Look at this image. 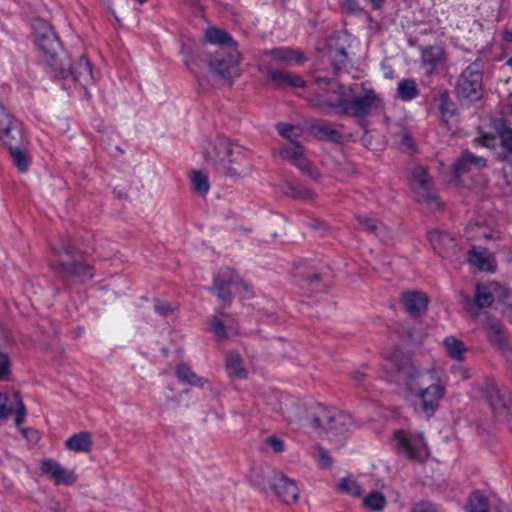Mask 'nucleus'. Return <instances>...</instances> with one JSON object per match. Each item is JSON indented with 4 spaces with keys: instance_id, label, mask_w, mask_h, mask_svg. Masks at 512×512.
<instances>
[{
    "instance_id": "9",
    "label": "nucleus",
    "mask_w": 512,
    "mask_h": 512,
    "mask_svg": "<svg viewBox=\"0 0 512 512\" xmlns=\"http://www.w3.org/2000/svg\"><path fill=\"white\" fill-rule=\"evenodd\" d=\"M411 185L420 203L433 211L441 208V201L422 166H417L412 170Z\"/></svg>"
},
{
    "instance_id": "10",
    "label": "nucleus",
    "mask_w": 512,
    "mask_h": 512,
    "mask_svg": "<svg viewBox=\"0 0 512 512\" xmlns=\"http://www.w3.org/2000/svg\"><path fill=\"white\" fill-rule=\"evenodd\" d=\"M394 441L399 453L411 460L422 461L428 454L422 434H412L405 430L394 433Z\"/></svg>"
},
{
    "instance_id": "43",
    "label": "nucleus",
    "mask_w": 512,
    "mask_h": 512,
    "mask_svg": "<svg viewBox=\"0 0 512 512\" xmlns=\"http://www.w3.org/2000/svg\"><path fill=\"white\" fill-rule=\"evenodd\" d=\"M317 132L323 137H327L331 140H338L340 138V133L329 123L319 124L317 127Z\"/></svg>"
},
{
    "instance_id": "46",
    "label": "nucleus",
    "mask_w": 512,
    "mask_h": 512,
    "mask_svg": "<svg viewBox=\"0 0 512 512\" xmlns=\"http://www.w3.org/2000/svg\"><path fill=\"white\" fill-rule=\"evenodd\" d=\"M10 376V359L7 354L0 352V380H8Z\"/></svg>"
},
{
    "instance_id": "50",
    "label": "nucleus",
    "mask_w": 512,
    "mask_h": 512,
    "mask_svg": "<svg viewBox=\"0 0 512 512\" xmlns=\"http://www.w3.org/2000/svg\"><path fill=\"white\" fill-rule=\"evenodd\" d=\"M267 444L274 450V452L279 453L284 449L283 442L276 437H269L267 440Z\"/></svg>"
},
{
    "instance_id": "44",
    "label": "nucleus",
    "mask_w": 512,
    "mask_h": 512,
    "mask_svg": "<svg viewBox=\"0 0 512 512\" xmlns=\"http://www.w3.org/2000/svg\"><path fill=\"white\" fill-rule=\"evenodd\" d=\"M330 58L332 65L336 69H340L347 60V54L344 50V48L336 49L330 52Z\"/></svg>"
},
{
    "instance_id": "40",
    "label": "nucleus",
    "mask_w": 512,
    "mask_h": 512,
    "mask_svg": "<svg viewBox=\"0 0 512 512\" xmlns=\"http://www.w3.org/2000/svg\"><path fill=\"white\" fill-rule=\"evenodd\" d=\"M13 404L15 405V424L20 426L25 420L26 408L17 392L13 395Z\"/></svg>"
},
{
    "instance_id": "4",
    "label": "nucleus",
    "mask_w": 512,
    "mask_h": 512,
    "mask_svg": "<svg viewBox=\"0 0 512 512\" xmlns=\"http://www.w3.org/2000/svg\"><path fill=\"white\" fill-rule=\"evenodd\" d=\"M52 249L56 259H51L50 265L65 281L83 283L94 276V269L87 258L69 243Z\"/></svg>"
},
{
    "instance_id": "8",
    "label": "nucleus",
    "mask_w": 512,
    "mask_h": 512,
    "mask_svg": "<svg viewBox=\"0 0 512 512\" xmlns=\"http://www.w3.org/2000/svg\"><path fill=\"white\" fill-rule=\"evenodd\" d=\"M474 142L494 151L501 161L508 162L512 156V128L503 124L495 127V133L484 132Z\"/></svg>"
},
{
    "instance_id": "2",
    "label": "nucleus",
    "mask_w": 512,
    "mask_h": 512,
    "mask_svg": "<svg viewBox=\"0 0 512 512\" xmlns=\"http://www.w3.org/2000/svg\"><path fill=\"white\" fill-rule=\"evenodd\" d=\"M316 83L320 88L328 86L326 99L317 103L328 112L363 118L383 109V99L373 89H364L362 95L352 98V90L334 80L317 78Z\"/></svg>"
},
{
    "instance_id": "20",
    "label": "nucleus",
    "mask_w": 512,
    "mask_h": 512,
    "mask_svg": "<svg viewBox=\"0 0 512 512\" xmlns=\"http://www.w3.org/2000/svg\"><path fill=\"white\" fill-rule=\"evenodd\" d=\"M401 304L410 317H418L427 309L428 299L420 291H406L402 294Z\"/></svg>"
},
{
    "instance_id": "36",
    "label": "nucleus",
    "mask_w": 512,
    "mask_h": 512,
    "mask_svg": "<svg viewBox=\"0 0 512 512\" xmlns=\"http://www.w3.org/2000/svg\"><path fill=\"white\" fill-rule=\"evenodd\" d=\"M9 152L17 169L22 173L26 172L31 163L28 153L19 146L10 148Z\"/></svg>"
},
{
    "instance_id": "15",
    "label": "nucleus",
    "mask_w": 512,
    "mask_h": 512,
    "mask_svg": "<svg viewBox=\"0 0 512 512\" xmlns=\"http://www.w3.org/2000/svg\"><path fill=\"white\" fill-rule=\"evenodd\" d=\"M327 434L330 440H340L345 438L353 426L350 415L340 411H333L326 415Z\"/></svg>"
},
{
    "instance_id": "54",
    "label": "nucleus",
    "mask_w": 512,
    "mask_h": 512,
    "mask_svg": "<svg viewBox=\"0 0 512 512\" xmlns=\"http://www.w3.org/2000/svg\"><path fill=\"white\" fill-rule=\"evenodd\" d=\"M506 39L512 41V30L506 33Z\"/></svg>"
},
{
    "instance_id": "52",
    "label": "nucleus",
    "mask_w": 512,
    "mask_h": 512,
    "mask_svg": "<svg viewBox=\"0 0 512 512\" xmlns=\"http://www.w3.org/2000/svg\"><path fill=\"white\" fill-rule=\"evenodd\" d=\"M402 144L405 147H407V148H411L412 147V141H411V139L407 135L403 136Z\"/></svg>"
},
{
    "instance_id": "1",
    "label": "nucleus",
    "mask_w": 512,
    "mask_h": 512,
    "mask_svg": "<svg viewBox=\"0 0 512 512\" xmlns=\"http://www.w3.org/2000/svg\"><path fill=\"white\" fill-rule=\"evenodd\" d=\"M387 381L395 382L407 390V398L414 410L430 419L440 408L447 392V382L436 368L420 370L410 360L389 362Z\"/></svg>"
},
{
    "instance_id": "5",
    "label": "nucleus",
    "mask_w": 512,
    "mask_h": 512,
    "mask_svg": "<svg viewBox=\"0 0 512 512\" xmlns=\"http://www.w3.org/2000/svg\"><path fill=\"white\" fill-rule=\"evenodd\" d=\"M214 154L208 152V159L219 165V170L239 176L246 173L247 150L241 145L227 139H221L214 146Z\"/></svg>"
},
{
    "instance_id": "26",
    "label": "nucleus",
    "mask_w": 512,
    "mask_h": 512,
    "mask_svg": "<svg viewBox=\"0 0 512 512\" xmlns=\"http://www.w3.org/2000/svg\"><path fill=\"white\" fill-rule=\"evenodd\" d=\"M421 60L422 68L427 74H431L444 62V50L438 46L427 47L422 51Z\"/></svg>"
},
{
    "instance_id": "41",
    "label": "nucleus",
    "mask_w": 512,
    "mask_h": 512,
    "mask_svg": "<svg viewBox=\"0 0 512 512\" xmlns=\"http://www.w3.org/2000/svg\"><path fill=\"white\" fill-rule=\"evenodd\" d=\"M339 488L343 492H346L352 496H359L361 493V488L359 484L355 480L350 478L342 479L341 482L339 483Z\"/></svg>"
},
{
    "instance_id": "6",
    "label": "nucleus",
    "mask_w": 512,
    "mask_h": 512,
    "mask_svg": "<svg viewBox=\"0 0 512 512\" xmlns=\"http://www.w3.org/2000/svg\"><path fill=\"white\" fill-rule=\"evenodd\" d=\"M459 98L470 102L478 101L483 94V62L476 59L459 75L456 83Z\"/></svg>"
},
{
    "instance_id": "47",
    "label": "nucleus",
    "mask_w": 512,
    "mask_h": 512,
    "mask_svg": "<svg viewBox=\"0 0 512 512\" xmlns=\"http://www.w3.org/2000/svg\"><path fill=\"white\" fill-rule=\"evenodd\" d=\"M8 397L0 392V421L6 419L12 412V405H8Z\"/></svg>"
},
{
    "instance_id": "24",
    "label": "nucleus",
    "mask_w": 512,
    "mask_h": 512,
    "mask_svg": "<svg viewBox=\"0 0 512 512\" xmlns=\"http://www.w3.org/2000/svg\"><path fill=\"white\" fill-rule=\"evenodd\" d=\"M210 330L220 340L236 333V327L233 325L232 318L222 312L215 314L211 318Z\"/></svg>"
},
{
    "instance_id": "48",
    "label": "nucleus",
    "mask_w": 512,
    "mask_h": 512,
    "mask_svg": "<svg viewBox=\"0 0 512 512\" xmlns=\"http://www.w3.org/2000/svg\"><path fill=\"white\" fill-rule=\"evenodd\" d=\"M411 512H436V509L432 503L424 501L415 504Z\"/></svg>"
},
{
    "instance_id": "32",
    "label": "nucleus",
    "mask_w": 512,
    "mask_h": 512,
    "mask_svg": "<svg viewBox=\"0 0 512 512\" xmlns=\"http://www.w3.org/2000/svg\"><path fill=\"white\" fill-rule=\"evenodd\" d=\"M176 376L180 382L192 386L203 387L207 382L205 378L197 376L192 369L185 363H181L176 368Z\"/></svg>"
},
{
    "instance_id": "49",
    "label": "nucleus",
    "mask_w": 512,
    "mask_h": 512,
    "mask_svg": "<svg viewBox=\"0 0 512 512\" xmlns=\"http://www.w3.org/2000/svg\"><path fill=\"white\" fill-rule=\"evenodd\" d=\"M155 311L161 316H167L172 313L173 308L168 303L157 302L154 304Z\"/></svg>"
},
{
    "instance_id": "56",
    "label": "nucleus",
    "mask_w": 512,
    "mask_h": 512,
    "mask_svg": "<svg viewBox=\"0 0 512 512\" xmlns=\"http://www.w3.org/2000/svg\"><path fill=\"white\" fill-rule=\"evenodd\" d=\"M508 64H509L510 66H512V59H510V60L508 61Z\"/></svg>"
},
{
    "instance_id": "13",
    "label": "nucleus",
    "mask_w": 512,
    "mask_h": 512,
    "mask_svg": "<svg viewBox=\"0 0 512 512\" xmlns=\"http://www.w3.org/2000/svg\"><path fill=\"white\" fill-rule=\"evenodd\" d=\"M304 56L301 52L291 48H276L262 53L259 63V70L267 76V69L270 65H293L302 63Z\"/></svg>"
},
{
    "instance_id": "39",
    "label": "nucleus",
    "mask_w": 512,
    "mask_h": 512,
    "mask_svg": "<svg viewBox=\"0 0 512 512\" xmlns=\"http://www.w3.org/2000/svg\"><path fill=\"white\" fill-rule=\"evenodd\" d=\"M385 503L384 496L379 492H373L363 499V505L372 511H381Z\"/></svg>"
},
{
    "instance_id": "17",
    "label": "nucleus",
    "mask_w": 512,
    "mask_h": 512,
    "mask_svg": "<svg viewBox=\"0 0 512 512\" xmlns=\"http://www.w3.org/2000/svg\"><path fill=\"white\" fill-rule=\"evenodd\" d=\"M69 75L85 90L94 82L91 66L83 56L70 69L59 72L61 78H67Z\"/></svg>"
},
{
    "instance_id": "38",
    "label": "nucleus",
    "mask_w": 512,
    "mask_h": 512,
    "mask_svg": "<svg viewBox=\"0 0 512 512\" xmlns=\"http://www.w3.org/2000/svg\"><path fill=\"white\" fill-rule=\"evenodd\" d=\"M276 128L282 137L290 141V145L300 143L299 139L302 136V130L300 127L285 123H278Z\"/></svg>"
},
{
    "instance_id": "57",
    "label": "nucleus",
    "mask_w": 512,
    "mask_h": 512,
    "mask_svg": "<svg viewBox=\"0 0 512 512\" xmlns=\"http://www.w3.org/2000/svg\"><path fill=\"white\" fill-rule=\"evenodd\" d=\"M510 115L512 116V105H511V108H510Z\"/></svg>"
},
{
    "instance_id": "28",
    "label": "nucleus",
    "mask_w": 512,
    "mask_h": 512,
    "mask_svg": "<svg viewBox=\"0 0 512 512\" xmlns=\"http://www.w3.org/2000/svg\"><path fill=\"white\" fill-rule=\"evenodd\" d=\"M66 449L75 453H87L92 448L91 435L88 432H80L66 440Z\"/></svg>"
},
{
    "instance_id": "11",
    "label": "nucleus",
    "mask_w": 512,
    "mask_h": 512,
    "mask_svg": "<svg viewBox=\"0 0 512 512\" xmlns=\"http://www.w3.org/2000/svg\"><path fill=\"white\" fill-rule=\"evenodd\" d=\"M232 289L249 293L248 284L233 269L229 267L220 269L214 278V292L222 301L227 302L232 298Z\"/></svg>"
},
{
    "instance_id": "23",
    "label": "nucleus",
    "mask_w": 512,
    "mask_h": 512,
    "mask_svg": "<svg viewBox=\"0 0 512 512\" xmlns=\"http://www.w3.org/2000/svg\"><path fill=\"white\" fill-rule=\"evenodd\" d=\"M507 290L498 283L491 282L488 285L478 284L476 286L475 301L479 307H487L492 304L495 298H504Z\"/></svg>"
},
{
    "instance_id": "29",
    "label": "nucleus",
    "mask_w": 512,
    "mask_h": 512,
    "mask_svg": "<svg viewBox=\"0 0 512 512\" xmlns=\"http://www.w3.org/2000/svg\"><path fill=\"white\" fill-rule=\"evenodd\" d=\"M446 354L453 360L461 362L465 359L467 348L465 344L454 336H447L443 340Z\"/></svg>"
},
{
    "instance_id": "55",
    "label": "nucleus",
    "mask_w": 512,
    "mask_h": 512,
    "mask_svg": "<svg viewBox=\"0 0 512 512\" xmlns=\"http://www.w3.org/2000/svg\"><path fill=\"white\" fill-rule=\"evenodd\" d=\"M357 374H360V375L364 376L365 372L364 371H358Z\"/></svg>"
},
{
    "instance_id": "53",
    "label": "nucleus",
    "mask_w": 512,
    "mask_h": 512,
    "mask_svg": "<svg viewBox=\"0 0 512 512\" xmlns=\"http://www.w3.org/2000/svg\"><path fill=\"white\" fill-rule=\"evenodd\" d=\"M301 197L305 198V199H308V198H311L312 197V193L309 192V191H306L304 192L303 195H300Z\"/></svg>"
},
{
    "instance_id": "34",
    "label": "nucleus",
    "mask_w": 512,
    "mask_h": 512,
    "mask_svg": "<svg viewBox=\"0 0 512 512\" xmlns=\"http://www.w3.org/2000/svg\"><path fill=\"white\" fill-rule=\"evenodd\" d=\"M419 90L413 79H403L397 85V96L405 102H410L418 96Z\"/></svg>"
},
{
    "instance_id": "35",
    "label": "nucleus",
    "mask_w": 512,
    "mask_h": 512,
    "mask_svg": "<svg viewBox=\"0 0 512 512\" xmlns=\"http://www.w3.org/2000/svg\"><path fill=\"white\" fill-rule=\"evenodd\" d=\"M190 181L193 190L201 196H205L210 189L208 176L199 170H194L190 173Z\"/></svg>"
},
{
    "instance_id": "30",
    "label": "nucleus",
    "mask_w": 512,
    "mask_h": 512,
    "mask_svg": "<svg viewBox=\"0 0 512 512\" xmlns=\"http://www.w3.org/2000/svg\"><path fill=\"white\" fill-rule=\"evenodd\" d=\"M23 133L22 130L16 120L11 122L8 125V129L4 131H0V140L3 142L8 149L18 146V144L22 141Z\"/></svg>"
},
{
    "instance_id": "7",
    "label": "nucleus",
    "mask_w": 512,
    "mask_h": 512,
    "mask_svg": "<svg viewBox=\"0 0 512 512\" xmlns=\"http://www.w3.org/2000/svg\"><path fill=\"white\" fill-rule=\"evenodd\" d=\"M483 397L487 402L493 416L504 422L512 419V398L510 394L495 381L485 383Z\"/></svg>"
},
{
    "instance_id": "14",
    "label": "nucleus",
    "mask_w": 512,
    "mask_h": 512,
    "mask_svg": "<svg viewBox=\"0 0 512 512\" xmlns=\"http://www.w3.org/2000/svg\"><path fill=\"white\" fill-rule=\"evenodd\" d=\"M277 154L282 159L292 163L311 179L317 180L319 178V173L312 167L300 143L284 146L277 151Z\"/></svg>"
},
{
    "instance_id": "37",
    "label": "nucleus",
    "mask_w": 512,
    "mask_h": 512,
    "mask_svg": "<svg viewBox=\"0 0 512 512\" xmlns=\"http://www.w3.org/2000/svg\"><path fill=\"white\" fill-rule=\"evenodd\" d=\"M467 512H489L487 499L480 491L473 492L466 505Z\"/></svg>"
},
{
    "instance_id": "22",
    "label": "nucleus",
    "mask_w": 512,
    "mask_h": 512,
    "mask_svg": "<svg viewBox=\"0 0 512 512\" xmlns=\"http://www.w3.org/2000/svg\"><path fill=\"white\" fill-rule=\"evenodd\" d=\"M468 262L480 271L493 272L495 263L492 254L487 248L471 244L468 254Z\"/></svg>"
},
{
    "instance_id": "25",
    "label": "nucleus",
    "mask_w": 512,
    "mask_h": 512,
    "mask_svg": "<svg viewBox=\"0 0 512 512\" xmlns=\"http://www.w3.org/2000/svg\"><path fill=\"white\" fill-rule=\"evenodd\" d=\"M487 161L485 158L476 156L469 151H465L453 164V172L456 176L470 170L471 167L482 169L486 167Z\"/></svg>"
},
{
    "instance_id": "31",
    "label": "nucleus",
    "mask_w": 512,
    "mask_h": 512,
    "mask_svg": "<svg viewBox=\"0 0 512 512\" xmlns=\"http://www.w3.org/2000/svg\"><path fill=\"white\" fill-rule=\"evenodd\" d=\"M226 370L228 374L237 379H245L247 370L243 366V362L239 354L230 352L226 356Z\"/></svg>"
},
{
    "instance_id": "51",
    "label": "nucleus",
    "mask_w": 512,
    "mask_h": 512,
    "mask_svg": "<svg viewBox=\"0 0 512 512\" xmlns=\"http://www.w3.org/2000/svg\"><path fill=\"white\" fill-rule=\"evenodd\" d=\"M368 1L371 3L373 8H375V9L381 8L384 3V0H368Z\"/></svg>"
},
{
    "instance_id": "42",
    "label": "nucleus",
    "mask_w": 512,
    "mask_h": 512,
    "mask_svg": "<svg viewBox=\"0 0 512 512\" xmlns=\"http://www.w3.org/2000/svg\"><path fill=\"white\" fill-rule=\"evenodd\" d=\"M357 220L363 229L376 234H379L380 230L383 228V226L378 224L375 219L367 216H357Z\"/></svg>"
},
{
    "instance_id": "45",
    "label": "nucleus",
    "mask_w": 512,
    "mask_h": 512,
    "mask_svg": "<svg viewBox=\"0 0 512 512\" xmlns=\"http://www.w3.org/2000/svg\"><path fill=\"white\" fill-rule=\"evenodd\" d=\"M314 457L322 468H328L331 465L328 451L320 446L315 448Z\"/></svg>"
},
{
    "instance_id": "3",
    "label": "nucleus",
    "mask_w": 512,
    "mask_h": 512,
    "mask_svg": "<svg viewBox=\"0 0 512 512\" xmlns=\"http://www.w3.org/2000/svg\"><path fill=\"white\" fill-rule=\"evenodd\" d=\"M208 42L217 45V49L209 61L213 73L231 83L238 76L240 53L232 37L224 30L210 27L205 32Z\"/></svg>"
},
{
    "instance_id": "21",
    "label": "nucleus",
    "mask_w": 512,
    "mask_h": 512,
    "mask_svg": "<svg viewBox=\"0 0 512 512\" xmlns=\"http://www.w3.org/2000/svg\"><path fill=\"white\" fill-rule=\"evenodd\" d=\"M272 488L276 495L285 503H291L298 498V488L294 481L288 479L281 473H274Z\"/></svg>"
},
{
    "instance_id": "16",
    "label": "nucleus",
    "mask_w": 512,
    "mask_h": 512,
    "mask_svg": "<svg viewBox=\"0 0 512 512\" xmlns=\"http://www.w3.org/2000/svg\"><path fill=\"white\" fill-rule=\"evenodd\" d=\"M40 469L43 474L59 484L72 485L77 480V477L73 471L65 469L53 459L43 460Z\"/></svg>"
},
{
    "instance_id": "27",
    "label": "nucleus",
    "mask_w": 512,
    "mask_h": 512,
    "mask_svg": "<svg viewBox=\"0 0 512 512\" xmlns=\"http://www.w3.org/2000/svg\"><path fill=\"white\" fill-rule=\"evenodd\" d=\"M267 77L277 86L288 85L293 88H303L306 84L304 79L298 74L275 69H267Z\"/></svg>"
},
{
    "instance_id": "18",
    "label": "nucleus",
    "mask_w": 512,
    "mask_h": 512,
    "mask_svg": "<svg viewBox=\"0 0 512 512\" xmlns=\"http://www.w3.org/2000/svg\"><path fill=\"white\" fill-rule=\"evenodd\" d=\"M485 330L491 342L508 357L512 352V341L508 338L502 325L495 319H487Z\"/></svg>"
},
{
    "instance_id": "19",
    "label": "nucleus",
    "mask_w": 512,
    "mask_h": 512,
    "mask_svg": "<svg viewBox=\"0 0 512 512\" xmlns=\"http://www.w3.org/2000/svg\"><path fill=\"white\" fill-rule=\"evenodd\" d=\"M429 242L433 249L443 258L456 255L455 239L446 232L435 230L429 233Z\"/></svg>"
},
{
    "instance_id": "33",
    "label": "nucleus",
    "mask_w": 512,
    "mask_h": 512,
    "mask_svg": "<svg viewBox=\"0 0 512 512\" xmlns=\"http://www.w3.org/2000/svg\"><path fill=\"white\" fill-rule=\"evenodd\" d=\"M465 236L468 241L488 240L493 238V231L486 225L476 223L467 226Z\"/></svg>"
},
{
    "instance_id": "12",
    "label": "nucleus",
    "mask_w": 512,
    "mask_h": 512,
    "mask_svg": "<svg viewBox=\"0 0 512 512\" xmlns=\"http://www.w3.org/2000/svg\"><path fill=\"white\" fill-rule=\"evenodd\" d=\"M33 29L36 45L44 59L50 63L55 60L60 50V43L57 36L50 24L43 20L36 21Z\"/></svg>"
}]
</instances>
